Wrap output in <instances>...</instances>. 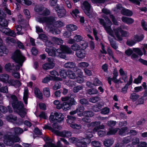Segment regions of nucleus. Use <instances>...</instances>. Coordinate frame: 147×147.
<instances>
[{
	"label": "nucleus",
	"mask_w": 147,
	"mask_h": 147,
	"mask_svg": "<svg viewBox=\"0 0 147 147\" xmlns=\"http://www.w3.org/2000/svg\"><path fill=\"white\" fill-rule=\"evenodd\" d=\"M23 131L22 129L19 127L12 128L9 132H8L4 136L3 141L4 143L7 146H10L15 142H19L20 141V138L14 135L20 134Z\"/></svg>",
	"instance_id": "nucleus-1"
},
{
	"label": "nucleus",
	"mask_w": 147,
	"mask_h": 147,
	"mask_svg": "<svg viewBox=\"0 0 147 147\" xmlns=\"http://www.w3.org/2000/svg\"><path fill=\"white\" fill-rule=\"evenodd\" d=\"M12 58L14 61L18 63L19 65L15 66L13 64L9 63L5 64L4 68L6 71L9 72H13V71H17L20 68V66H22L23 63L25 61V57L22 55L20 51L16 50L13 54Z\"/></svg>",
	"instance_id": "nucleus-2"
},
{
	"label": "nucleus",
	"mask_w": 147,
	"mask_h": 147,
	"mask_svg": "<svg viewBox=\"0 0 147 147\" xmlns=\"http://www.w3.org/2000/svg\"><path fill=\"white\" fill-rule=\"evenodd\" d=\"M60 48V49L56 50L54 48L50 49L47 48L45 49V51L50 56H59L64 59L66 58L65 54L73 53L70 48L65 46L61 45Z\"/></svg>",
	"instance_id": "nucleus-3"
},
{
	"label": "nucleus",
	"mask_w": 147,
	"mask_h": 147,
	"mask_svg": "<svg viewBox=\"0 0 147 147\" xmlns=\"http://www.w3.org/2000/svg\"><path fill=\"white\" fill-rule=\"evenodd\" d=\"M10 97L12 106L15 111L21 117H24L26 114V111L23 107V103L20 101H18L17 98L15 96L11 95Z\"/></svg>",
	"instance_id": "nucleus-4"
},
{
	"label": "nucleus",
	"mask_w": 147,
	"mask_h": 147,
	"mask_svg": "<svg viewBox=\"0 0 147 147\" xmlns=\"http://www.w3.org/2000/svg\"><path fill=\"white\" fill-rule=\"evenodd\" d=\"M101 123L100 121H95L91 123L90 125V126L95 127L92 130L93 133L94 134L98 131V135L100 137L103 136L105 134V131L100 130L99 129H103L105 128L104 125H100Z\"/></svg>",
	"instance_id": "nucleus-5"
},
{
	"label": "nucleus",
	"mask_w": 147,
	"mask_h": 147,
	"mask_svg": "<svg viewBox=\"0 0 147 147\" xmlns=\"http://www.w3.org/2000/svg\"><path fill=\"white\" fill-rule=\"evenodd\" d=\"M82 8L86 14L89 18L92 17V12L91 10V6L90 4L87 1H84L82 6Z\"/></svg>",
	"instance_id": "nucleus-6"
},
{
	"label": "nucleus",
	"mask_w": 147,
	"mask_h": 147,
	"mask_svg": "<svg viewBox=\"0 0 147 147\" xmlns=\"http://www.w3.org/2000/svg\"><path fill=\"white\" fill-rule=\"evenodd\" d=\"M86 138H80L78 139L75 138H70L69 139V142L72 143H76L77 142V144L79 147H86V142L84 141L87 140Z\"/></svg>",
	"instance_id": "nucleus-7"
},
{
	"label": "nucleus",
	"mask_w": 147,
	"mask_h": 147,
	"mask_svg": "<svg viewBox=\"0 0 147 147\" xmlns=\"http://www.w3.org/2000/svg\"><path fill=\"white\" fill-rule=\"evenodd\" d=\"M61 99L62 101L64 102L61 104V108L65 111H66L70 109L71 106L68 102L69 97H62Z\"/></svg>",
	"instance_id": "nucleus-8"
},
{
	"label": "nucleus",
	"mask_w": 147,
	"mask_h": 147,
	"mask_svg": "<svg viewBox=\"0 0 147 147\" xmlns=\"http://www.w3.org/2000/svg\"><path fill=\"white\" fill-rule=\"evenodd\" d=\"M114 30L116 37H120V32L122 37L128 36V33L126 31L122 30L121 27H118L116 29H114Z\"/></svg>",
	"instance_id": "nucleus-9"
},
{
	"label": "nucleus",
	"mask_w": 147,
	"mask_h": 147,
	"mask_svg": "<svg viewBox=\"0 0 147 147\" xmlns=\"http://www.w3.org/2000/svg\"><path fill=\"white\" fill-rule=\"evenodd\" d=\"M105 19L107 22V24H106L105 30L110 35L112 36L113 34V31L111 27L112 23L108 18L105 17Z\"/></svg>",
	"instance_id": "nucleus-10"
},
{
	"label": "nucleus",
	"mask_w": 147,
	"mask_h": 147,
	"mask_svg": "<svg viewBox=\"0 0 147 147\" xmlns=\"http://www.w3.org/2000/svg\"><path fill=\"white\" fill-rule=\"evenodd\" d=\"M52 112L51 113V115L49 117V119L50 122L54 123L52 125L53 127L55 128H57L61 129L62 128L61 126H58L56 123V116L55 115H52Z\"/></svg>",
	"instance_id": "nucleus-11"
},
{
	"label": "nucleus",
	"mask_w": 147,
	"mask_h": 147,
	"mask_svg": "<svg viewBox=\"0 0 147 147\" xmlns=\"http://www.w3.org/2000/svg\"><path fill=\"white\" fill-rule=\"evenodd\" d=\"M76 71H77V74L78 75V77L77 76L76 78L77 82L80 83H82L84 81L83 72L79 69H76Z\"/></svg>",
	"instance_id": "nucleus-12"
},
{
	"label": "nucleus",
	"mask_w": 147,
	"mask_h": 147,
	"mask_svg": "<svg viewBox=\"0 0 147 147\" xmlns=\"http://www.w3.org/2000/svg\"><path fill=\"white\" fill-rule=\"evenodd\" d=\"M57 18L53 16L47 17L46 23L48 26L53 25L57 20Z\"/></svg>",
	"instance_id": "nucleus-13"
},
{
	"label": "nucleus",
	"mask_w": 147,
	"mask_h": 147,
	"mask_svg": "<svg viewBox=\"0 0 147 147\" xmlns=\"http://www.w3.org/2000/svg\"><path fill=\"white\" fill-rule=\"evenodd\" d=\"M52 115H55L56 116V123L57 122H61L63 121L64 119V115L61 113L54 111L52 112Z\"/></svg>",
	"instance_id": "nucleus-14"
},
{
	"label": "nucleus",
	"mask_w": 147,
	"mask_h": 147,
	"mask_svg": "<svg viewBox=\"0 0 147 147\" xmlns=\"http://www.w3.org/2000/svg\"><path fill=\"white\" fill-rule=\"evenodd\" d=\"M74 25L69 24L67 25L66 27L68 31H65L63 34L64 36H67L69 37L71 35V31H74Z\"/></svg>",
	"instance_id": "nucleus-15"
},
{
	"label": "nucleus",
	"mask_w": 147,
	"mask_h": 147,
	"mask_svg": "<svg viewBox=\"0 0 147 147\" xmlns=\"http://www.w3.org/2000/svg\"><path fill=\"white\" fill-rule=\"evenodd\" d=\"M3 33L6 35L12 37H15L16 33L13 30H11L9 28H4L1 30Z\"/></svg>",
	"instance_id": "nucleus-16"
},
{
	"label": "nucleus",
	"mask_w": 147,
	"mask_h": 147,
	"mask_svg": "<svg viewBox=\"0 0 147 147\" xmlns=\"http://www.w3.org/2000/svg\"><path fill=\"white\" fill-rule=\"evenodd\" d=\"M92 132L93 133L92 131H92L90 129L88 130L86 132L85 136L87 138H84L87 139V140L85 141H84L83 142L85 141L86 142V145L87 144H89L91 142V140L90 138H91L93 137Z\"/></svg>",
	"instance_id": "nucleus-17"
},
{
	"label": "nucleus",
	"mask_w": 147,
	"mask_h": 147,
	"mask_svg": "<svg viewBox=\"0 0 147 147\" xmlns=\"http://www.w3.org/2000/svg\"><path fill=\"white\" fill-rule=\"evenodd\" d=\"M57 135L62 137L68 138L71 136V133L69 131H64L62 132H60L57 131H56Z\"/></svg>",
	"instance_id": "nucleus-18"
},
{
	"label": "nucleus",
	"mask_w": 147,
	"mask_h": 147,
	"mask_svg": "<svg viewBox=\"0 0 147 147\" xmlns=\"http://www.w3.org/2000/svg\"><path fill=\"white\" fill-rule=\"evenodd\" d=\"M132 80V76L131 75L129 81L127 82L125 86L122 89L121 92H122L123 93H125L127 92L128 86L131 84Z\"/></svg>",
	"instance_id": "nucleus-19"
},
{
	"label": "nucleus",
	"mask_w": 147,
	"mask_h": 147,
	"mask_svg": "<svg viewBox=\"0 0 147 147\" xmlns=\"http://www.w3.org/2000/svg\"><path fill=\"white\" fill-rule=\"evenodd\" d=\"M76 55L78 58L83 59L85 57L86 52L84 50H79L76 51Z\"/></svg>",
	"instance_id": "nucleus-20"
},
{
	"label": "nucleus",
	"mask_w": 147,
	"mask_h": 147,
	"mask_svg": "<svg viewBox=\"0 0 147 147\" xmlns=\"http://www.w3.org/2000/svg\"><path fill=\"white\" fill-rule=\"evenodd\" d=\"M9 76L7 74H0V81L7 83L9 78Z\"/></svg>",
	"instance_id": "nucleus-21"
},
{
	"label": "nucleus",
	"mask_w": 147,
	"mask_h": 147,
	"mask_svg": "<svg viewBox=\"0 0 147 147\" xmlns=\"http://www.w3.org/2000/svg\"><path fill=\"white\" fill-rule=\"evenodd\" d=\"M122 21L128 24H131L134 22L133 19L131 18L123 16L121 18Z\"/></svg>",
	"instance_id": "nucleus-22"
},
{
	"label": "nucleus",
	"mask_w": 147,
	"mask_h": 147,
	"mask_svg": "<svg viewBox=\"0 0 147 147\" xmlns=\"http://www.w3.org/2000/svg\"><path fill=\"white\" fill-rule=\"evenodd\" d=\"M121 13L122 14L127 16H131L133 14L132 11L124 8H123L121 10Z\"/></svg>",
	"instance_id": "nucleus-23"
},
{
	"label": "nucleus",
	"mask_w": 147,
	"mask_h": 147,
	"mask_svg": "<svg viewBox=\"0 0 147 147\" xmlns=\"http://www.w3.org/2000/svg\"><path fill=\"white\" fill-rule=\"evenodd\" d=\"M55 66L54 63L53 62L46 63L42 65L43 68L45 70L51 69Z\"/></svg>",
	"instance_id": "nucleus-24"
},
{
	"label": "nucleus",
	"mask_w": 147,
	"mask_h": 147,
	"mask_svg": "<svg viewBox=\"0 0 147 147\" xmlns=\"http://www.w3.org/2000/svg\"><path fill=\"white\" fill-rule=\"evenodd\" d=\"M143 37H136V38L135 40H128L127 41V44L129 46H132L134 45L136 43V41H137L138 42H140L143 39Z\"/></svg>",
	"instance_id": "nucleus-25"
},
{
	"label": "nucleus",
	"mask_w": 147,
	"mask_h": 147,
	"mask_svg": "<svg viewBox=\"0 0 147 147\" xmlns=\"http://www.w3.org/2000/svg\"><path fill=\"white\" fill-rule=\"evenodd\" d=\"M9 52L8 50L3 45L0 46V56H2L4 54H7Z\"/></svg>",
	"instance_id": "nucleus-26"
},
{
	"label": "nucleus",
	"mask_w": 147,
	"mask_h": 147,
	"mask_svg": "<svg viewBox=\"0 0 147 147\" xmlns=\"http://www.w3.org/2000/svg\"><path fill=\"white\" fill-rule=\"evenodd\" d=\"M94 115V113L90 111H84L82 114H79V116H85L87 117H91Z\"/></svg>",
	"instance_id": "nucleus-27"
},
{
	"label": "nucleus",
	"mask_w": 147,
	"mask_h": 147,
	"mask_svg": "<svg viewBox=\"0 0 147 147\" xmlns=\"http://www.w3.org/2000/svg\"><path fill=\"white\" fill-rule=\"evenodd\" d=\"M114 142V140L113 139H105L104 141V144L107 147H110L112 145Z\"/></svg>",
	"instance_id": "nucleus-28"
},
{
	"label": "nucleus",
	"mask_w": 147,
	"mask_h": 147,
	"mask_svg": "<svg viewBox=\"0 0 147 147\" xmlns=\"http://www.w3.org/2000/svg\"><path fill=\"white\" fill-rule=\"evenodd\" d=\"M64 67L67 68H76V69L77 68L76 67V65L75 63L72 62H69L66 63L64 65Z\"/></svg>",
	"instance_id": "nucleus-29"
},
{
	"label": "nucleus",
	"mask_w": 147,
	"mask_h": 147,
	"mask_svg": "<svg viewBox=\"0 0 147 147\" xmlns=\"http://www.w3.org/2000/svg\"><path fill=\"white\" fill-rule=\"evenodd\" d=\"M66 11L64 8L60 9L58 10L57 14L58 16L60 18H62L66 15Z\"/></svg>",
	"instance_id": "nucleus-30"
},
{
	"label": "nucleus",
	"mask_w": 147,
	"mask_h": 147,
	"mask_svg": "<svg viewBox=\"0 0 147 147\" xmlns=\"http://www.w3.org/2000/svg\"><path fill=\"white\" fill-rule=\"evenodd\" d=\"M28 90L27 88H25L24 92L23 99L25 104L27 105L28 103L27 99L28 98Z\"/></svg>",
	"instance_id": "nucleus-31"
},
{
	"label": "nucleus",
	"mask_w": 147,
	"mask_h": 147,
	"mask_svg": "<svg viewBox=\"0 0 147 147\" xmlns=\"http://www.w3.org/2000/svg\"><path fill=\"white\" fill-rule=\"evenodd\" d=\"M118 129H119L118 128H109L107 133V135H114L116 133Z\"/></svg>",
	"instance_id": "nucleus-32"
},
{
	"label": "nucleus",
	"mask_w": 147,
	"mask_h": 147,
	"mask_svg": "<svg viewBox=\"0 0 147 147\" xmlns=\"http://www.w3.org/2000/svg\"><path fill=\"white\" fill-rule=\"evenodd\" d=\"M34 93L36 96L40 99H42V95L39 89L37 88H35L34 90Z\"/></svg>",
	"instance_id": "nucleus-33"
},
{
	"label": "nucleus",
	"mask_w": 147,
	"mask_h": 147,
	"mask_svg": "<svg viewBox=\"0 0 147 147\" xmlns=\"http://www.w3.org/2000/svg\"><path fill=\"white\" fill-rule=\"evenodd\" d=\"M57 79L56 77H53V76H49L44 78L42 80V82L44 83H47L50 80H55Z\"/></svg>",
	"instance_id": "nucleus-34"
},
{
	"label": "nucleus",
	"mask_w": 147,
	"mask_h": 147,
	"mask_svg": "<svg viewBox=\"0 0 147 147\" xmlns=\"http://www.w3.org/2000/svg\"><path fill=\"white\" fill-rule=\"evenodd\" d=\"M46 18L47 17H42L38 16L36 17V20L40 23H46Z\"/></svg>",
	"instance_id": "nucleus-35"
},
{
	"label": "nucleus",
	"mask_w": 147,
	"mask_h": 147,
	"mask_svg": "<svg viewBox=\"0 0 147 147\" xmlns=\"http://www.w3.org/2000/svg\"><path fill=\"white\" fill-rule=\"evenodd\" d=\"M67 76L69 78L73 80L76 78L77 76L73 71L70 70H69L67 71Z\"/></svg>",
	"instance_id": "nucleus-36"
},
{
	"label": "nucleus",
	"mask_w": 147,
	"mask_h": 147,
	"mask_svg": "<svg viewBox=\"0 0 147 147\" xmlns=\"http://www.w3.org/2000/svg\"><path fill=\"white\" fill-rule=\"evenodd\" d=\"M139 97L140 96L139 95L134 93L131 94L130 98L132 101L135 102L136 101Z\"/></svg>",
	"instance_id": "nucleus-37"
},
{
	"label": "nucleus",
	"mask_w": 147,
	"mask_h": 147,
	"mask_svg": "<svg viewBox=\"0 0 147 147\" xmlns=\"http://www.w3.org/2000/svg\"><path fill=\"white\" fill-rule=\"evenodd\" d=\"M68 119L67 120V123L69 124H73L76 120V118L70 116H67Z\"/></svg>",
	"instance_id": "nucleus-38"
},
{
	"label": "nucleus",
	"mask_w": 147,
	"mask_h": 147,
	"mask_svg": "<svg viewBox=\"0 0 147 147\" xmlns=\"http://www.w3.org/2000/svg\"><path fill=\"white\" fill-rule=\"evenodd\" d=\"M41 40L45 42L46 45L48 47H50L52 45V43L50 42L48 40V37H39Z\"/></svg>",
	"instance_id": "nucleus-39"
},
{
	"label": "nucleus",
	"mask_w": 147,
	"mask_h": 147,
	"mask_svg": "<svg viewBox=\"0 0 147 147\" xmlns=\"http://www.w3.org/2000/svg\"><path fill=\"white\" fill-rule=\"evenodd\" d=\"M127 133L128 128L127 127L121 128L119 131V134L122 136H124L125 134H127Z\"/></svg>",
	"instance_id": "nucleus-40"
},
{
	"label": "nucleus",
	"mask_w": 147,
	"mask_h": 147,
	"mask_svg": "<svg viewBox=\"0 0 147 147\" xmlns=\"http://www.w3.org/2000/svg\"><path fill=\"white\" fill-rule=\"evenodd\" d=\"M89 64L86 62H82L79 63L78 66L79 67L83 68H86L89 66Z\"/></svg>",
	"instance_id": "nucleus-41"
},
{
	"label": "nucleus",
	"mask_w": 147,
	"mask_h": 147,
	"mask_svg": "<svg viewBox=\"0 0 147 147\" xmlns=\"http://www.w3.org/2000/svg\"><path fill=\"white\" fill-rule=\"evenodd\" d=\"M0 25L2 27H7L8 26L7 21L3 18L0 19Z\"/></svg>",
	"instance_id": "nucleus-42"
},
{
	"label": "nucleus",
	"mask_w": 147,
	"mask_h": 147,
	"mask_svg": "<svg viewBox=\"0 0 147 147\" xmlns=\"http://www.w3.org/2000/svg\"><path fill=\"white\" fill-rule=\"evenodd\" d=\"M43 93L44 95L46 97H49L50 96V90L48 87H45L43 88Z\"/></svg>",
	"instance_id": "nucleus-43"
},
{
	"label": "nucleus",
	"mask_w": 147,
	"mask_h": 147,
	"mask_svg": "<svg viewBox=\"0 0 147 147\" xmlns=\"http://www.w3.org/2000/svg\"><path fill=\"white\" fill-rule=\"evenodd\" d=\"M43 9L42 13H41L40 14V15L47 16L50 15V11L49 9L44 7Z\"/></svg>",
	"instance_id": "nucleus-44"
},
{
	"label": "nucleus",
	"mask_w": 147,
	"mask_h": 147,
	"mask_svg": "<svg viewBox=\"0 0 147 147\" xmlns=\"http://www.w3.org/2000/svg\"><path fill=\"white\" fill-rule=\"evenodd\" d=\"M50 73L53 76V77H56L57 79L55 80H60L61 81L62 80L61 78L57 77L59 76L58 74L55 71L53 70L52 71H50Z\"/></svg>",
	"instance_id": "nucleus-45"
},
{
	"label": "nucleus",
	"mask_w": 147,
	"mask_h": 147,
	"mask_svg": "<svg viewBox=\"0 0 147 147\" xmlns=\"http://www.w3.org/2000/svg\"><path fill=\"white\" fill-rule=\"evenodd\" d=\"M59 74L62 78H65L67 76L68 72L64 69H61L59 72Z\"/></svg>",
	"instance_id": "nucleus-46"
},
{
	"label": "nucleus",
	"mask_w": 147,
	"mask_h": 147,
	"mask_svg": "<svg viewBox=\"0 0 147 147\" xmlns=\"http://www.w3.org/2000/svg\"><path fill=\"white\" fill-rule=\"evenodd\" d=\"M6 119L9 122H13L16 120V117L12 115H10L7 116L6 117Z\"/></svg>",
	"instance_id": "nucleus-47"
},
{
	"label": "nucleus",
	"mask_w": 147,
	"mask_h": 147,
	"mask_svg": "<svg viewBox=\"0 0 147 147\" xmlns=\"http://www.w3.org/2000/svg\"><path fill=\"white\" fill-rule=\"evenodd\" d=\"M80 46L81 47L80 49L84 50L88 46V43L82 40Z\"/></svg>",
	"instance_id": "nucleus-48"
},
{
	"label": "nucleus",
	"mask_w": 147,
	"mask_h": 147,
	"mask_svg": "<svg viewBox=\"0 0 147 147\" xmlns=\"http://www.w3.org/2000/svg\"><path fill=\"white\" fill-rule=\"evenodd\" d=\"M131 140V138L130 136L124 138L123 140L122 143L123 144H126L130 142Z\"/></svg>",
	"instance_id": "nucleus-49"
},
{
	"label": "nucleus",
	"mask_w": 147,
	"mask_h": 147,
	"mask_svg": "<svg viewBox=\"0 0 147 147\" xmlns=\"http://www.w3.org/2000/svg\"><path fill=\"white\" fill-rule=\"evenodd\" d=\"M76 110L78 113V115L79 116V114H82L84 113V108L83 106H80L77 108Z\"/></svg>",
	"instance_id": "nucleus-50"
},
{
	"label": "nucleus",
	"mask_w": 147,
	"mask_h": 147,
	"mask_svg": "<svg viewBox=\"0 0 147 147\" xmlns=\"http://www.w3.org/2000/svg\"><path fill=\"white\" fill-rule=\"evenodd\" d=\"M93 83L94 86H99L102 85L101 82L97 78L94 79Z\"/></svg>",
	"instance_id": "nucleus-51"
},
{
	"label": "nucleus",
	"mask_w": 147,
	"mask_h": 147,
	"mask_svg": "<svg viewBox=\"0 0 147 147\" xmlns=\"http://www.w3.org/2000/svg\"><path fill=\"white\" fill-rule=\"evenodd\" d=\"M61 87V84L58 81L55 82L54 85L53 87V89L54 90H56L60 88Z\"/></svg>",
	"instance_id": "nucleus-52"
},
{
	"label": "nucleus",
	"mask_w": 147,
	"mask_h": 147,
	"mask_svg": "<svg viewBox=\"0 0 147 147\" xmlns=\"http://www.w3.org/2000/svg\"><path fill=\"white\" fill-rule=\"evenodd\" d=\"M81 47L78 44H75L72 45L71 47V49L74 51H77L80 50Z\"/></svg>",
	"instance_id": "nucleus-53"
},
{
	"label": "nucleus",
	"mask_w": 147,
	"mask_h": 147,
	"mask_svg": "<svg viewBox=\"0 0 147 147\" xmlns=\"http://www.w3.org/2000/svg\"><path fill=\"white\" fill-rule=\"evenodd\" d=\"M64 83L69 87H72L75 85L74 81L70 80H65Z\"/></svg>",
	"instance_id": "nucleus-54"
},
{
	"label": "nucleus",
	"mask_w": 147,
	"mask_h": 147,
	"mask_svg": "<svg viewBox=\"0 0 147 147\" xmlns=\"http://www.w3.org/2000/svg\"><path fill=\"white\" fill-rule=\"evenodd\" d=\"M63 26V24L62 22L60 21H57L56 20V22H55L53 25V26L57 27H61Z\"/></svg>",
	"instance_id": "nucleus-55"
},
{
	"label": "nucleus",
	"mask_w": 147,
	"mask_h": 147,
	"mask_svg": "<svg viewBox=\"0 0 147 147\" xmlns=\"http://www.w3.org/2000/svg\"><path fill=\"white\" fill-rule=\"evenodd\" d=\"M88 93L90 94H98V92L97 89L92 88L88 90Z\"/></svg>",
	"instance_id": "nucleus-56"
},
{
	"label": "nucleus",
	"mask_w": 147,
	"mask_h": 147,
	"mask_svg": "<svg viewBox=\"0 0 147 147\" xmlns=\"http://www.w3.org/2000/svg\"><path fill=\"white\" fill-rule=\"evenodd\" d=\"M44 7H39V6H36L34 7V10L35 11L39 13V15H40L41 13H42Z\"/></svg>",
	"instance_id": "nucleus-57"
},
{
	"label": "nucleus",
	"mask_w": 147,
	"mask_h": 147,
	"mask_svg": "<svg viewBox=\"0 0 147 147\" xmlns=\"http://www.w3.org/2000/svg\"><path fill=\"white\" fill-rule=\"evenodd\" d=\"M83 88V87L82 86H77L74 88L73 91L74 93H76L82 90Z\"/></svg>",
	"instance_id": "nucleus-58"
},
{
	"label": "nucleus",
	"mask_w": 147,
	"mask_h": 147,
	"mask_svg": "<svg viewBox=\"0 0 147 147\" xmlns=\"http://www.w3.org/2000/svg\"><path fill=\"white\" fill-rule=\"evenodd\" d=\"M5 41L6 43H10L11 42L14 43L16 42V40L13 38L11 37H7L5 40Z\"/></svg>",
	"instance_id": "nucleus-59"
},
{
	"label": "nucleus",
	"mask_w": 147,
	"mask_h": 147,
	"mask_svg": "<svg viewBox=\"0 0 147 147\" xmlns=\"http://www.w3.org/2000/svg\"><path fill=\"white\" fill-rule=\"evenodd\" d=\"M91 144L94 147H101V144L98 141H93L92 142Z\"/></svg>",
	"instance_id": "nucleus-60"
},
{
	"label": "nucleus",
	"mask_w": 147,
	"mask_h": 147,
	"mask_svg": "<svg viewBox=\"0 0 147 147\" xmlns=\"http://www.w3.org/2000/svg\"><path fill=\"white\" fill-rule=\"evenodd\" d=\"M70 127L73 129H80L81 128V126L80 124H78L75 123L71 124L70 125Z\"/></svg>",
	"instance_id": "nucleus-61"
},
{
	"label": "nucleus",
	"mask_w": 147,
	"mask_h": 147,
	"mask_svg": "<svg viewBox=\"0 0 147 147\" xmlns=\"http://www.w3.org/2000/svg\"><path fill=\"white\" fill-rule=\"evenodd\" d=\"M133 50L139 55L140 56L142 55L143 53L138 48H133Z\"/></svg>",
	"instance_id": "nucleus-62"
},
{
	"label": "nucleus",
	"mask_w": 147,
	"mask_h": 147,
	"mask_svg": "<svg viewBox=\"0 0 147 147\" xmlns=\"http://www.w3.org/2000/svg\"><path fill=\"white\" fill-rule=\"evenodd\" d=\"M53 39V40L55 41V43L56 44H58V45L63 43V41L60 38H58L57 37H54Z\"/></svg>",
	"instance_id": "nucleus-63"
},
{
	"label": "nucleus",
	"mask_w": 147,
	"mask_h": 147,
	"mask_svg": "<svg viewBox=\"0 0 147 147\" xmlns=\"http://www.w3.org/2000/svg\"><path fill=\"white\" fill-rule=\"evenodd\" d=\"M132 142L133 145H137L139 144V139L138 138L135 137L132 140Z\"/></svg>",
	"instance_id": "nucleus-64"
}]
</instances>
